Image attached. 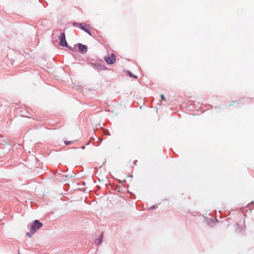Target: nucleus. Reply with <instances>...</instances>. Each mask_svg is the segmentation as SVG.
I'll list each match as a JSON object with an SVG mask.
<instances>
[{
    "instance_id": "0eeeda50",
    "label": "nucleus",
    "mask_w": 254,
    "mask_h": 254,
    "mask_svg": "<svg viewBox=\"0 0 254 254\" xmlns=\"http://www.w3.org/2000/svg\"><path fill=\"white\" fill-rule=\"evenodd\" d=\"M128 74L131 77L136 78L137 76L133 75L130 72H128Z\"/></svg>"
},
{
    "instance_id": "9d476101",
    "label": "nucleus",
    "mask_w": 254,
    "mask_h": 254,
    "mask_svg": "<svg viewBox=\"0 0 254 254\" xmlns=\"http://www.w3.org/2000/svg\"><path fill=\"white\" fill-rule=\"evenodd\" d=\"M26 235L28 236L29 237H30L31 236V234L29 232L27 233Z\"/></svg>"
},
{
    "instance_id": "6e6552de",
    "label": "nucleus",
    "mask_w": 254,
    "mask_h": 254,
    "mask_svg": "<svg viewBox=\"0 0 254 254\" xmlns=\"http://www.w3.org/2000/svg\"><path fill=\"white\" fill-rule=\"evenodd\" d=\"M71 142H72V141H67V140L64 141V143L66 145H69L71 144Z\"/></svg>"
},
{
    "instance_id": "20e7f679",
    "label": "nucleus",
    "mask_w": 254,
    "mask_h": 254,
    "mask_svg": "<svg viewBox=\"0 0 254 254\" xmlns=\"http://www.w3.org/2000/svg\"><path fill=\"white\" fill-rule=\"evenodd\" d=\"M78 26L80 29L91 35L90 32V28L89 25H87L85 23H79L78 24Z\"/></svg>"
},
{
    "instance_id": "423d86ee",
    "label": "nucleus",
    "mask_w": 254,
    "mask_h": 254,
    "mask_svg": "<svg viewBox=\"0 0 254 254\" xmlns=\"http://www.w3.org/2000/svg\"><path fill=\"white\" fill-rule=\"evenodd\" d=\"M102 238H103V235H101L100 236V237L96 240V244H97L98 245H100L102 242Z\"/></svg>"
},
{
    "instance_id": "39448f33",
    "label": "nucleus",
    "mask_w": 254,
    "mask_h": 254,
    "mask_svg": "<svg viewBox=\"0 0 254 254\" xmlns=\"http://www.w3.org/2000/svg\"><path fill=\"white\" fill-rule=\"evenodd\" d=\"M79 47V51L82 53H85L87 51V47L86 46L83 45L80 43L78 44Z\"/></svg>"
},
{
    "instance_id": "9b49d317",
    "label": "nucleus",
    "mask_w": 254,
    "mask_h": 254,
    "mask_svg": "<svg viewBox=\"0 0 254 254\" xmlns=\"http://www.w3.org/2000/svg\"><path fill=\"white\" fill-rule=\"evenodd\" d=\"M105 68H106V67H105V66H103V67H102V69H105Z\"/></svg>"
},
{
    "instance_id": "1a4fd4ad",
    "label": "nucleus",
    "mask_w": 254,
    "mask_h": 254,
    "mask_svg": "<svg viewBox=\"0 0 254 254\" xmlns=\"http://www.w3.org/2000/svg\"><path fill=\"white\" fill-rule=\"evenodd\" d=\"M160 96L162 100H165V96L163 94H161Z\"/></svg>"
},
{
    "instance_id": "f03ea898",
    "label": "nucleus",
    "mask_w": 254,
    "mask_h": 254,
    "mask_svg": "<svg viewBox=\"0 0 254 254\" xmlns=\"http://www.w3.org/2000/svg\"><path fill=\"white\" fill-rule=\"evenodd\" d=\"M105 60L108 64H113L116 61V58L114 54H111L110 55L106 57Z\"/></svg>"
},
{
    "instance_id": "7ed1b4c3",
    "label": "nucleus",
    "mask_w": 254,
    "mask_h": 254,
    "mask_svg": "<svg viewBox=\"0 0 254 254\" xmlns=\"http://www.w3.org/2000/svg\"><path fill=\"white\" fill-rule=\"evenodd\" d=\"M60 45L63 47H67L68 45L65 40V35L64 33L61 34L60 37Z\"/></svg>"
},
{
    "instance_id": "f257e3e1",
    "label": "nucleus",
    "mask_w": 254,
    "mask_h": 254,
    "mask_svg": "<svg viewBox=\"0 0 254 254\" xmlns=\"http://www.w3.org/2000/svg\"><path fill=\"white\" fill-rule=\"evenodd\" d=\"M42 226V223L40 222L37 220H35L30 226V232L32 234H34L37 230L40 228Z\"/></svg>"
}]
</instances>
